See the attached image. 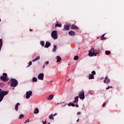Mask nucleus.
Returning <instances> with one entry per match:
<instances>
[{"label":"nucleus","instance_id":"39","mask_svg":"<svg viewBox=\"0 0 124 124\" xmlns=\"http://www.w3.org/2000/svg\"><path fill=\"white\" fill-rule=\"evenodd\" d=\"M42 122H43V124H46V122L42 121Z\"/></svg>","mask_w":124,"mask_h":124},{"label":"nucleus","instance_id":"16","mask_svg":"<svg viewBox=\"0 0 124 124\" xmlns=\"http://www.w3.org/2000/svg\"><path fill=\"white\" fill-rule=\"evenodd\" d=\"M79 98V96H77L75 97V101H74V103H78V99Z\"/></svg>","mask_w":124,"mask_h":124},{"label":"nucleus","instance_id":"43","mask_svg":"<svg viewBox=\"0 0 124 124\" xmlns=\"http://www.w3.org/2000/svg\"><path fill=\"white\" fill-rule=\"evenodd\" d=\"M70 80V79H68V81H69Z\"/></svg>","mask_w":124,"mask_h":124},{"label":"nucleus","instance_id":"15","mask_svg":"<svg viewBox=\"0 0 124 124\" xmlns=\"http://www.w3.org/2000/svg\"><path fill=\"white\" fill-rule=\"evenodd\" d=\"M69 35H71V36H74V35L75 34V32L73 31H70L69 32Z\"/></svg>","mask_w":124,"mask_h":124},{"label":"nucleus","instance_id":"12","mask_svg":"<svg viewBox=\"0 0 124 124\" xmlns=\"http://www.w3.org/2000/svg\"><path fill=\"white\" fill-rule=\"evenodd\" d=\"M51 46V43H49L48 42H46V45L45 46V48H49Z\"/></svg>","mask_w":124,"mask_h":124},{"label":"nucleus","instance_id":"7","mask_svg":"<svg viewBox=\"0 0 124 124\" xmlns=\"http://www.w3.org/2000/svg\"><path fill=\"white\" fill-rule=\"evenodd\" d=\"M26 98L27 99H29V98H30V97H31V95H32V92H31V91H29L26 92Z\"/></svg>","mask_w":124,"mask_h":124},{"label":"nucleus","instance_id":"46","mask_svg":"<svg viewBox=\"0 0 124 124\" xmlns=\"http://www.w3.org/2000/svg\"><path fill=\"white\" fill-rule=\"evenodd\" d=\"M65 105H66V104H65V105H64V106H65Z\"/></svg>","mask_w":124,"mask_h":124},{"label":"nucleus","instance_id":"38","mask_svg":"<svg viewBox=\"0 0 124 124\" xmlns=\"http://www.w3.org/2000/svg\"><path fill=\"white\" fill-rule=\"evenodd\" d=\"M77 115H81V112H78Z\"/></svg>","mask_w":124,"mask_h":124},{"label":"nucleus","instance_id":"33","mask_svg":"<svg viewBox=\"0 0 124 124\" xmlns=\"http://www.w3.org/2000/svg\"><path fill=\"white\" fill-rule=\"evenodd\" d=\"M105 106H106V103H104L103 104V107H105Z\"/></svg>","mask_w":124,"mask_h":124},{"label":"nucleus","instance_id":"14","mask_svg":"<svg viewBox=\"0 0 124 124\" xmlns=\"http://www.w3.org/2000/svg\"><path fill=\"white\" fill-rule=\"evenodd\" d=\"M57 62H60L62 61V58L58 56L56 57Z\"/></svg>","mask_w":124,"mask_h":124},{"label":"nucleus","instance_id":"3","mask_svg":"<svg viewBox=\"0 0 124 124\" xmlns=\"http://www.w3.org/2000/svg\"><path fill=\"white\" fill-rule=\"evenodd\" d=\"M0 79L3 82L8 81V77H7V74L3 73V76L0 77Z\"/></svg>","mask_w":124,"mask_h":124},{"label":"nucleus","instance_id":"21","mask_svg":"<svg viewBox=\"0 0 124 124\" xmlns=\"http://www.w3.org/2000/svg\"><path fill=\"white\" fill-rule=\"evenodd\" d=\"M68 106H73V107H75V104L73 103H69L68 104Z\"/></svg>","mask_w":124,"mask_h":124},{"label":"nucleus","instance_id":"47","mask_svg":"<svg viewBox=\"0 0 124 124\" xmlns=\"http://www.w3.org/2000/svg\"><path fill=\"white\" fill-rule=\"evenodd\" d=\"M48 124H50V123H48Z\"/></svg>","mask_w":124,"mask_h":124},{"label":"nucleus","instance_id":"9","mask_svg":"<svg viewBox=\"0 0 124 124\" xmlns=\"http://www.w3.org/2000/svg\"><path fill=\"white\" fill-rule=\"evenodd\" d=\"M95 75V71H93L92 72V74H90L89 76V79H93L94 78V76Z\"/></svg>","mask_w":124,"mask_h":124},{"label":"nucleus","instance_id":"24","mask_svg":"<svg viewBox=\"0 0 124 124\" xmlns=\"http://www.w3.org/2000/svg\"><path fill=\"white\" fill-rule=\"evenodd\" d=\"M56 50H57V46L54 45V48H53L52 51H53V52H56Z\"/></svg>","mask_w":124,"mask_h":124},{"label":"nucleus","instance_id":"17","mask_svg":"<svg viewBox=\"0 0 124 124\" xmlns=\"http://www.w3.org/2000/svg\"><path fill=\"white\" fill-rule=\"evenodd\" d=\"M40 59V56H38L36 57V58L32 60L33 62H36V61H38Z\"/></svg>","mask_w":124,"mask_h":124},{"label":"nucleus","instance_id":"37","mask_svg":"<svg viewBox=\"0 0 124 124\" xmlns=\"http://www.w3.org/2000/svg\"><path fill=\"white\" fill-rule=\"evenodd\" d=\"M58 115L57 113H55L54 114L52 115L53 117H55V116H57Z\"/></svg>","mask_w":124,"mask_h":124},{"label":"nucleus","instance_id":"6","mask_svg":"<svg viewBox=\"0 0 124 124\" xmlns=\"http://www.w3.org/2000/svg\"><path fill=\"white\" fill-rule=\"evenodd\" d=\"M78 96L80 99H85V91L82 90L79 92Z\"/></svg>","mask_w":124,"mask_h":124},{"label":"nucleus","instance_id":"32","mask_svg":"<svg viewBox=\"0 0 124 124\" xmlns=\"http://www.w3.org/2000/svg\"><path fill=\"white\" fill-rule=\"evenodd\" d=\"M29 122H30V119H28L25 121V122H24V124H27V123H29Z\"/></svg>","mask_w":124,"mask_h":124},{"label":"nucleus","instance_id":"8","mask_svg":"<svg viewBox=\"0 0 124 124\" xmlns=\"http://www.w3.org/2000/svg\"><path fill=\"white\" fill-rule=\"evenodd\" d=\"M70 27V24L69 23H66L64 26V31H69Z\"/></svg>","mask_w":124,"mask_h":124},{"label":"nucleus","instance_id":"40","mask_svg":"<svg viewBox=\"0 0 124 124\" xmlns=\"http://www.w3.org/2000/svg\"><path fill=\"white\" fill-rule=\"evenodd\" d=\"M76 107H79V106L78 105V104H77L76 105Z\"/></svg>","mask_w":124,"mask_h":124},{"label":"nucleus","instance_id":"27","mask_svg":"<svg viewBox=\"0 0 124 124\" xmlns=\"http://www.w3.org/2000/svg\"><path fill=\"white\" fill-rule=\"evenodd\" d=\"M40 44H41V45L42 46V47H43V46H44V45H45V43H44V41H41L40 42Z\"/></svg>","mask_w":124,"mask_h":124},{"label":"nucleus","instance_id":"36","mask_svg":"<svg viewBox=\"0 0 124 124\" xmlns=\"http://www.w3.org/2000/svg\"><path fill=\"white\" fill-rule=\"evenodd\" d=\"M49 64V61H46V62H45V64Z\"/></svg>","mask_w":124,"mask_h":124},{"label":"nucleus","instance_id":"34","mask_svg":"<svg viewBox=\"0 0 124 124\" xmlns=\"http://www.w3.org/2000/svg\"><path fill=\"white\" fill-rule=\"evenodd\" d=\"M110 88H112V86H108L106 89L107 90H109V89H110Z\"/></svg>","mask_w":124,"mask_h":124},{"label":"nucleus","instance_id":"22","mask_svg":"<svg viewBox=\"0 0 124 124\" xmlns=\"http://www.w3.org/2000/svg\"><path fill=\"white\" fill-rule=\"evenodd\" d=\"M32 82H37V78L36 77H33L32 78Z\"/></svg>","mask_w":124,"mask_h":124},{"label":"nucleus","instance_id":"23","mask_svg":"<svg viewBox=\"0 0 124 124\" xmlns=\"http://www.w3.org/2000/svg\"><path fill=\"white\" fill-rule=\"evenodd\" d=\"M2 46V40L0 39V51L1 50V46Z\"/></svg>","mask_w":124,"mask_h":124},{"label":"nucleus","instance_id":"5","mask_svg":"<svg viewBox=\"0 0 124 124\" xmlns=\"http://www.w3.org/2000/svg\"><path fill=\"white\" fill-rule=\"evenodd\" d=\"M51 37L53 39H58V32L57 31H52Z\"/></svg>","mask_w":124,"mask_h":124},{"label":"nucleus","instance_id":"25","mask_svg":"<svg viewBox=\"0 0 124 124\" xmlns=\"http://www.w3.org/2000/svg\"><path fill=\"white\" fill-rule=\"evenodd\" d=\"M49 119L50 120H54V117L53 116V114H51L49 117H48Z\"/></svg>","mask_w":124,"mask_h":124},{"label":"nucleus","instance_id":"19","mask_svg":"<svg viewBox=\"0 0 124 124\" xmlns=\"http://www.w3.org/2000/svg\"><path fill=\"white\" fill-rule=\"evenodd\" d=\"M72 30H78V27L75 25H72Z\"/></svg>","mask_w":124,"mask_h":124},{"label":"nucleus","instance_id":"1","mask_svg":"<svg viewBox=\"0 0 124 124\" xmlns=\"http://www.w3.org/2000/svg\"><path fill=\"white\" fill-rule=\"evenodd\" d=\"M100 50H99V47L97 46H95L92 48L89 52V56L90 57H93V56H96L97 53H99Z\"/></svg>","mask_w":124,"mask_h":124},{"label":"nucleus","instance_id":"18","mask_svg":"<svg viewBox=\"0 0 124 124\" xmlns=\"http://www.w3.org/2000/svg\"><path fill=\"white\" fill-rule=\"evenodd\" d=\"M19 105H20V103H17L16 104V105L15 106V110H16V111H18V108L19 107Z\"/></svg>","mask_w":124,"mask_h":124},{"label":"nucleus","instance_id":"41","mask_svg":"<svg viewBox=\"0 0 124 124\" xmlns=\"http://www.w3.org/2000/svg\"><path fill=\"white\" fill-rule=\"evenodd\" d=\"M79 122V119L77 121V123H78Z\"/></svg>","mask_w":124,"mask_h":124},{"label":"nucleus","instance_id":"10","mask_svg":"<svg viewBox=\"0 0 124 124\" xmlns=\"http://www.w3.org/2000/svg\"><path fill=\"white\" fill-rule=\"evenodd\" d=\"M38 79L39 80H44V74L41 73L38 76Z\"/></svg>","mask_w":124,"mask_h":124},{"label":"nucleus","instance_id":"44","mask_svg":"<svg viewBox=\"0 0 124 124\" xmlns=\"http://www.w3.org/2000/svg\"><path fill=\"white\" fill-rule=\"evenodd\" d=\"M65 105H66V104H65V105H64V106H65Z\"/></svg>","mask_w":124,"mask_h":124},{"label":"nucleus","instance_id":"45","mask_svg":"<svg viewBox=\"0 0 124 124\" xmlns=\"http://www.w3.org/2000/svg\"><path fill=\"white\" fill-rule=\"evenodd\" d=\"M65 105H66V104H65V105H64V106H65Z\"/></svg>","mask_w":124,"mask_h":124},{"label":"nucleus","instance_id":"35","mask_svg":"<svg viewBox=\"0 0 124 124\" xmlns=\"http://www.w3.org/2000/svg\"><path fill=\"white\" fill-rule=\"evenodd\" d=\"M32 64V63L31 62H29V65L30 66V65H31V64Z\"/></svg>","mask_w":124,"mask_h":124},{"label":"nucleus","instance_id":"29","mask_svg":"<svg viewBox=\"0 0 124 124\" xmlns=\"http://www.w3.org/2000/svg\"><path fill=\"white\" fill-rule=\"evenodd\" d=\"M56 27H58L59 28H61L62 27V24H56Z\"/></svg>","mask_w":124,"mask_h":124},{"label":"nucleus","instance_id":"31","mask_svg":"<svg viewBox=\"0 0 124 124\" xmlns=\"http://www.w3.org/2000/svg\"><path fill=\"white\" fill-rule=\"evenodd\" d=\"M24 118V115L23 114H20L19 119H23Z\"/></svg>","mask_w":124,"mask_h":124},{"label":"nucleus","instance_id":"26","mask_svg":"<svg viewBox=\"0 0 124 124\" xmlns=\"http://www.w3.org/2000/svg\"><path fill=\"white\" fill-rule=\"evenodd\" d=\"M78 59H79V57L78 56H76L74 58V60L75 61H78Z\"/></svg>","mask_w":124,"mask_h":124},{"label":"nucleus","instance_id":"20","mask_svg":"<svg viewBox=\"0 0 124 124\" xmlns=\"http://www.w3.org/2000/svg\"><path fill=\"white\" fill-rule=\"evenodd\" d=\"M34 114H38V113H39V110H38V108H36L34 110Z\"/></svg>","mask_w":124,"mask_h":124},{"label":"nucleus","instance_id":"2","mask_svg":"<svg viewBox=\"0 0 124 124\" xmlns=\"http://www.w3.org/2000/svg\"><path fill=\"white\" fill-rule=\"evenodd\" d=\"M8 93L7 91H3L0 89V102L2 101V99H3V97H4L5 95H6Z\"/></svg>","mask_w":124,"mask_h":124},{"label":"nucleus","instance_id":"28","mask_svg":"<svg viewBox=\"0 0 124 124\" xmlns=\"http://www.w3.org/2000/svg\"><path fill=\"white\" fill-rule=\"evenodd\" d=\"M105 54L106 55H110L111 54V52L110 51H106Z\"/></svg>","mask_w":124,"mask_h":124},{"label":"nucleus","instance_id":"42","mask_svg":"<svg viewBox=\"0 0 124 124\" xmlns=\"http://www.w3.org/2000/svg\"><path fill=\"white\" fill-rule=\"evenodd\" d=\"M30 31H32V30L31 29L30 30Z\"/></svg>","mask_w":124,"mask_h":124},{"label":"nucleus","instance_id":"11","mask_svg":"<svg viewBox=\"0 0 124 124\" xmlns=\"http://www.w3.org/2000/svg\"><path fill=\"white\" fill-rule=\"evenodd\" d=\"M104 83H106V84H108V83H110V79L108 78V77H106L104 80Z\"/></svg>","mask_w":124,"mask_h":124},{"label":"nucleus","instance_id":"30","mask_svg":"<svg viewBox=\"0 0 124 124\" xmlns=\"http://www.w3.org/2000/svg\"><path fill=\"white\" fill-rule=\"evenodd\" d=\"M105 35V34H104L101 37V39L102 40H104L105 39V37H104V36Z\"/></svg>","mask_w":124,"mask_h":124},{"label":"nucleus","instance_id":"4","mask_svg":"<svg viewBox=\"0 0 124 124\" xmlns=\"http://www.w3.org/2000/svg\"><path fill=\"white\" fill-rule=\"evenodd\" d=\"M11 85L12 87L15 88V87H16L17 85H18V81L15 79L12 78L11 79Z\"/></svg>","mask_w":124,"mask_h":124},{"label":"nucleus","instance_id":"13","mask_svg":"<svg viewBox=\"0 0 124 124\" xmlns=\"http://www.w3.org/2000/svg\"><path fill=\"white\" fill-rule=\"evenodd\" d=\"M54 98V94H50L47 98L48 100H52Z\"/></svg>","mask_w":124,"mask_h":124}]
</instances>
